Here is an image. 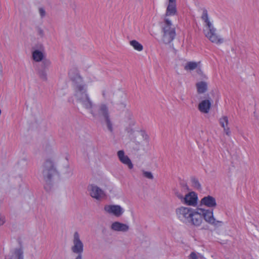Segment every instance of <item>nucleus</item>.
<instances>
[{"label":"nucleus","instance_id":"f257e3e1","mask_svg":"<svg viewBox=\"0 0 259 259\" xmlns=\"http://www.w3.org/2000/svg\"><path fill=\"white\" fill-rule=\"evenodd\" d=\"M178 219L187 225L199 227L201 225V219L197 208L193 209L186 206H180L176 210Z\"/></svg>","mask_w":259,"mask_h":259},{"label":"nucleus","instance_id":"f03ea898","mask_svg":"<svg viewBox=\"0 0 259 259\" xmlns=\"http://www.w3.org/2000/svg\"><path fill=\"white\" fill-rule=\"evenodd\" d=\"M201 18L204 23L203 32L205 37L212 43L217 45L222 44L224 39L218 33L217 29L213 26L206 10H203Z\"/></svg>","mask_w":259,"mask_h":259},{"label":"nucleus","instance_id":"7ed1b4c3","mask_svg":"<svg viewBox=\"0 0 259 259\" xmlns=\"http://www.w3.org/2000/svg\"><path fill=\"white\" fill-rule=\"evenodd\" d=\"M69 74L70 78L74 82L75 97L77 100L79 101L89 96L87 87L80 76L77 73L74 75L71 71Z\"/></svg>","mask_w":259,"mask_h":259},{"label":"nucleus","instance_id":"20e7f679","mask_svg":"<svg viewBox=\"0 0 259 259\" xmlns=\"http://www.w3.org/2000/svg\"><path fill=\"white\" fill-rule=\"evenodd\" d=\"M161 28L162 40L164 44H168L174 40L176 36L175 28L168 18H164V21L161 24Z\"/></svg>","mask_w":259,"mask_h":259},{"label":"nucleus","instance_id":"39448f33","mask_svg":"<svg viewBox=\"0 0 259 259\" xmlns=\"http://www.w3.org/2000/svg\"><path fill=\"white\" fill-rule=\"evenodd\" d=\"M90 113L95 117H103L104 118L105 124L110 132H112V123L109 118V112L107 105L105 103H101L97 107V110H91Z\"/></svg>","mask_w":259,"mask_h":259},{"label":"nucleus","instance_id":"423d86ee","mask_svg":"<svg viewBox=\"0 0 259 259\" xmlns=\"http://www.w3.org/2000/svg\"><path fill=\"white\" fill-rule=\"evenodd\" d=\"M42 168L44 179L47 183L49 184L52 178L57 174L54 160L52 159H47L44 162Z\"/></svg>","mask_w":259,"mask_h":259},{"label":"nucleus","instance_id":"0eeeda50","mask_svg":"<svg viewBox=\"0 0 259 259\" xmlns=\"http://www.w3.org/2000/svg\"><path fill=\"white\" fill-rule=\"evenodd\" d=\"M176 195L183 204L192 206H195L197 204V194L193 191L187 193L185 196L179 192H176Z\"/></svg>","mask_w":259,"mask_h":259},{"label":"nucleus","instance_id":"6e6552de","mask_svg":"<svg viewBox=\"0 0 259 259\" xmlns=\"http://www.w3.org/2000/svg\"><path fill=\"white\" fill-rule=\"evenodd\" d=\"M73 245L71 246V251L74 253H82L83 251V244L80 238V235L77 232L73 234Z\"/></svg>","mask_w":259,"mask_h":259},{"label":"nucleus","instance_id":"1a4fd4ad","mask_svg":"<svg viewBox=\"0 0 259 259\" xmlns=\"http://www.w3.org/2000/svg\"><path fill=\"white\" fill-rule=\"evenodd\" d=\"M104 209L107 213L117 218L121 217L124 212V208L119 205H106Z\"/></svg>","mask_w":259,"mask_h":259},{"label":"nucleus","instance_id":"9d476101","mask_svg":"<svg viewBox=\"0 0 259 259\" xmlns=\"http://www.w3.org/2000/svg\"><path fill=\"white\" fill-rule=\"evenodd\" d=\"M88 191L91 196L98 200H101L105 197V193L100 188L95 185H90Z\"/></svg>","mask_w":259,"mask_h":259},{"label":"nucleus","instance_id":"9b49d317","mask_svg":"<svg viewBox=\"0 0 259 259\" xmlns=\"http://www.w3.org/2000/svg\"><path fill=\"white\" fill-rule=\"evenodd\" d=\"M197 211L200 213L201 219V223L203 222V218L206 222L212 224L216 225V223L219 222V221H215L213 217V212L212 210H205L202 208H197Z\"/></svg>","mask_w":259,"mask_h":259},{"label":"nucleus","instance_id":"f8f14e48","mask_svg":"<svg viewBox=\"0 0 259 259\" xmlns=\"http://www.w3.org/2000/svg\"><path fill=\"white\" fill-rule=\"evenodd\" d=\"M110 228L113 231L123 233L127 232L130 230V227L128 225L118 221L112 223Z\"/></svg>","mask_w":259,"mask_h":259},{"label":"nucleus","instance_id":"ddd939ff","mask_svg":"<svg viewBox=\"0 0 259 259\" xmlns=\"http://www.w3.org/2000/svg\"><path fill=\"white\" fill-rule=\"evenodd\" d=\"M177 14L176 0H168V4L166 9L164 18L168 16H172Z\"/></svg>","mask_w":259,"mask_h":259},{"label":"nucleus","instance_id":"4468645a","mask_svg":"<svg viewBox=\"0 0 259 259\" xmlns=\"http://www.w3.org/2000/svg\"><path fill=\"white\" fill-rule=\"evenodd\" d=\"M118 157L123 164L127 165L130 169L133 168V164L129 158V157L125 155L124 152L123 150H119L117 152Z\"/></svg>","mask_w":259,"mask_h":259},{"label":"nucleus","instance_id":"2eb2a0df","mask_svg":"<svg viewBox=\"0 0 259 259\" xmlns=\"http://www.w3.org/2000/svg\"><path fill=\"white\" fill-rule=\"evenodd\" d=\"M201 204L208 207H213L217 205V203L214 197L211 196H207L203 197L201 200Z\"/></svg>","mask_w":259,"mask_h":259},{"label":"nucleus","instance_id":"dca6fc26","mask_svg":"<svg viewBox=\"0 0 259 259\" xmlns=\"http://www.w3.org/2000/svg\"><path fill=\"white\" fill-rule=\"evenodd\" d=\"M219 123L221 126L223 128L224 131L228 136H230L231 132L228 127L229 120L227 116H223L219 119Z\"/></svg>","mask_w":259,"mask_h":259},{"label":"nucleus","instance_id":"f3484780","mask_svg":"<svg viewBox=\"0 0 259 259\" xmlns=\"http://www.w3.org/2000/svg\"><path fill=\"white\" fill-rule=\"evenodd\" d=\"M211 103L208 100H205L202 101L198 105V109L199 111L204 113H207L209 112Z\"/></svg>","mask_w":259,"mask_h":259},{"label":"nucleus","instance_id":"a211bd4d","mask_svg":"<svg viewBox=\"0 0 259 259\" xmlns=\"http://www.w3.org/2000/svg\"><path fill=\"white\" fill-rule=\"evenodd\" d=\"M82 106L87 110H89L90 112L91 110L93 109V103L92 101L89 98V96H88L82 99H81L78 101Z\"/></svg>","mask_w":259,"mask_h":259},{"label":"nucleus","instance_id":"6ab92c4d","mask_svg":"<svg viewBox=\"0 0 259 259\" xmlns=\"http://www.w3.org/2000/svg\"><path fill=\"white\" fill-rule=\"evenodd\" d=\"M8 259H23V251L22 249H16L11 252Z\"/></svg>","mask_w":259,"mask_h":259},{"label":"nucleus","instance_id":"aec40b11","mask_svg":"<svg viewBox=\"0 0 259 259\" xmlns=\"http://www.w3.org/2000/svg\"><path fill=\"white\" fill-rule=\"evenodd\" d=\"M196 87L197 92L200 94H202L207 90V85L205 82L200 81L196 84Z\"/></svg>","mask_w":259,"mask_h":259},{"label":"nucleus","instance_id":"412c9836","mask_svg":"<svg viewBox=\"0 0 259 259\" xmlns=\"http://www.w3.org/2000/svg\"><path fill=\"white\" fill-rule=\"evenodd\" d=\"M32 57L34 60L36 62H39L43 59L44 55L40 51L35 50L32 53Z\"/></svg>","mask_w":259,"mask_h":259},{"label":"nucleus","instance_id":"4be33fe9","mask_svg":"<svg viewBox=\"0 0 259 259\" xmlns=\"http://www.w3.org/2000/svg\"><path fill=\"white\" fill-rule=\"evenodd\" d=\"M130 44L138 51H141L143 49V46L136 40L130 41Z\"/></svg>","mask_w":259,"mask_h":259},{"label":"nucleus","instance_id":"5701e85b","mask_svg":"<svg viewBox=\"0 0 259 259\" xmlns=\"http://www.w3.org/2000/svg\"><path fill=\"white\" fill-rule=\"evenodd\" d=\"M197 67V64L194 62H189L187 63L184 67L186 70H193Z\"/></svg>","mask_w":259,"mask_h":259},{"label":"nucleus","instance_id":"b1692460","mask_svg":"<svg viewBox=\"0 0 259 259\" xmlns=\"http://www.w3.org/2000/svg\"><path fill=\"white\" fill-rule=\"evenodd\" d=\"M63 174L65 177L70 178L73 175V169L68 165H67L64 168Z\"/></svg>","mask_w":259,"mask_h":259},{"label":"nucleus","instance_id":"393cba45","mask_svg":"<svg viewBox=\"0 0 259 259\" xmlns=\"http://www.w3.org/2000/svg\"><path fill=\"white\" fill-rule=\"evenodd\" d=\"M38 74L41 79L44 81L47 80V72L45 69L39 70Z\"/></svg>","mask_w":259,"mask_h":259},{"label":"nucleus","instance_id":"a878e982","mask_svg":"<svg viewBox=\"0 0 259 259\" xmlns=\"http://www.w3.org/2000/svg\"><path fill=\"white\" fill-rule=\"evenodd\" d=\"M191 182H192V186L193 187H194L195 188L197 189H200L201 188V185L199 183L198 180L195 178H192L191 179Z\"/></svg>","mask_w":259,"mask_h":259},{"label":"nucleus","instance_id":"bb28decb","mask_svg":"<svg viewBox=\"0 0 259 259\" xmlns=\"http://www.w3.org/2000/svg\"><path fill=\"white\" fill-rule=\"evenodd\" d=\"M203 256L199 253L192 252L189 256V259H202Z\"/></svg>","mask_w":259,"mask_h":259},{"label":"nucleus","instance_id":"cd10ccee","mask_svg":"<svg viewBox=\"0 0 259 259\" xmlns=\"http://www.w3.org/2000/svg\"><path fill=\"white\" fill-rule=\"evenodd\" d=\"M143 176L147 179L152 180L153 179V176L152 174L150 171H147L142 170Z\"/></svg>","mask_w":259,"mask_h":259},{"label":"nucleus","instance_id":"c85d7f7f","mask_svg":"<svg viewBox=\"0 0 259 259\" xmlns=\"http://www.w3.org/2000/svg\"><path fill=\"white\" fill-rule=\"evenodd\" d=\"M51 64V61L47 59H45L42 61V65L45 68L49 67Z\"/></svg>","mask_w":259,"mask_h":259},{"label":"nucleus","instance_id":"c756f323","mask_svg":"<svg viewBox=\"0 0 259 259\" xmlns=\"http://www.w3.org/2000/svg\"><path fill=\"white\" fill-rule=\"evenodd\" d=\"M39 14L41 18H43L46 15V11L45 9L42 8H40L38 9Z\"/></svg>","mask_w":259,"mask_h":259},{"label":"nucleus","instance_id":"7c9ffc66","mask_svg":"<svg viewBox=\"0 0 259 259\" xmlns=\"http://www.w3.org/2000/svg\"><path fill=\"white\" fill-rule=\"evenodd\" d=\"M37 34L41 37H43L44 35V31L40 27H38L36 29Z\"/></svg>","mask_w":259,"mask_h":259},{"label":"nucleus","instance_id":"2f4dec72","mask_svg":"<svg viewBox=\"0 0 259 259\" xmlns=\"http://www.w3.org/2000/svg\"><path fill=\"white\" fill-rule=\"evenodd\" d=\"M140 134L141 136H142V137L144 140H145L146 141H148V136L144 132H141L140 133Z\"/></svg>","mask_w":259,"mask_h":259},{"label":"nucleus","instance_id":"473e14b6","mask_svg":"<svg viewBox=\"0 0 259 259\" xmlns=\"http://www.w3.org/2000/svg\"><path fill=\"white\" fill-rule=\"evenodd\" d=\"M4 218L3 216L0 215V226L2 225L4 223Z\"/></svg>","mask_w":259,"mask_h":259},{"label":"nucleus","instance_id":"72a5a7b5","mask_svg":"<svg viewBox=\"0 0 259 259\" xmlns=\"http://www.w3.org/2000/svg\"><path fill=\"white\" fill-rule=\"evenodd\" d=\"M81 253H77L78 254V255L77 256V257L75 258V259H82V255H81Z\"/></svg>","mask_w":259,"mask_h":259},{"label":"nucleus","instance_id":"f704fd0d","mask_svg":"<svg viewBox=\"0 0 259 259\" xmlns=\"http://www.w3.org/2000/svg\"><path fill=\"white\" fill-rule=\"evenodd\" d=\"M105 94L103 92V96L104 97H105Z\"/></svg>","mask_w":259,"mask_h":259}]
</instances>
